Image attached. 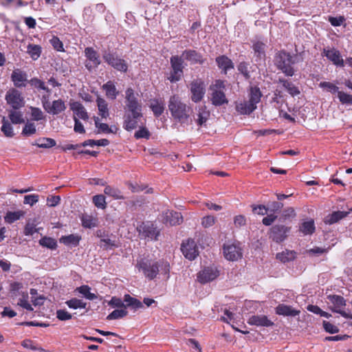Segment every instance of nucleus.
<instances>
[{"instance_id": "11", "label": "nucleus", "mask_w": 352, "mask_h": 352, "mask_svg": "<svg viewBox=\"0 0 352 352\" xmlns=\"http://www.w3.org/2000/svg\"><path fill=\"white\" fill-rule=\"evenodd\" d=\"M223 249L224 256L228 261H235L240 259L243 256L239 243L224 245Z\"/></svg>"}, {"instance_id": "12", "label": "nucleus", "mask_w": 352, "mask_h": 352, "mask_svg": "<svg viewBox=\"0 0 352 352\" xmlns=\"http://www.w3.org/2000/svg\"><path fill=\"white\" fill-rule=\"evenodd\" d=\"M139 234L144 239H157L159 231L152 222H143L137 228Z\"/></svg>"}, {"instance_id": "30", "label": "nucleus", "mask_w": 352, "mask_h": 352, "mask_svg": "<svg viewBox=\"0 0 352 352\" xmlns=\"http://www.w3.org/2000/svg\"><path fill=\"white\" fill-rule=\"evenodd\" d=\"M266 45L263 42L256 41L253 43L252 48L257 59L265 60Z\"/></svg>"}, {"instance_id": "45", "label": "nucleus", "mask_w": 352, "mask_h": 352, "mask_svg": "<svg viewBox=\"0 0 352 352\" xmlns=\"http://www.w3.org/2000/svg\"><path fill=\"white\" fill-rule=\"evenodd\" d=\"M1 131L3 133L5 136L8 138H12L14 135L11 124L6 119L5 117L2 119Z\"/></svg>"}, {"instance_id": "34", "label": "nucleus", "mask_w": 352, "mask_h": 352, "mask_svg": "<svg viewBox=\"0 0 352 352\" xmlns=\"http://www.w3.org/2000/svg\"><path fill=\"white\" fill-rule=\"evenodd\" d=\"M278 82L283 85V87L287 90V91L292 96H297L300 94V91L297 87H296L291 81L280 78Z\"/></svg>"}, {"instance_id": "9", "label": "nucleus", "mask_w": 352, "mask_h": 352, "mask_svg": "<svg viewBox=\"0 0 352 352\" xmlns=\"http://www.w3.org/2000/svg\"><path fill=\"white\" fill-rule=\"evenodd\" d=\"M7 103L15 110H19L25 104L24 98L21 93L16 88L10 89L6 94Z\"/></svg>"}, {"instance_id": "32", "label": "nucleus", "mask_w": 352, "mask_h": 352, "mask_svg": "<svg viewBox=\"0 0 352 352\" xmlns=\"http://www.w3.org/2000/svg\"><path fill=\"white\" fill-rule=\"evenodd\" d=\"M111 67L115 69L125 73L128 70V63L125 60L120 57H111Z\"/></svg>"}, {"instance_id": "55", "label": "nucleus", "mask_w": 352, "mask_h": 352, "mask_svg": "<svg viewBox=\"0 0 352 352\" xmlns=\"http://www.w3.org/2000/svg\"><path fill=\"white\" fill-rule=\"evenodd\" d=\"M51 45L58 52H64L63 43L57 36H53L50 41Z\"/></svg>"}, {"instance_id": "14", "label": "nucleus", "mask_w": 352, "mask_h": 352, "mask_svg": "<svg viewBox=\"0 0 352 352\" xmlns=\"http://www.w3.org/2000/svg\"><path fill=\"white\" fill-rule=\"evenodd\" d=\"M85 55L87 58L85 67L88 70L91 71L100 65V56L93 47H86L85 49Z\"/></svg>"}, {"instance_id": "42", "label": "nucleus", "mask_w": 352, "mask_h": 352, "mask_svg": "<svg viewBox=\"0 0 352 352\" xmlns=\"http://www.w3.org/2000/svg\"><path fill=\"white\" fill-rule=\"evenodd\" d=\"M39 244L45 248H49L50 250H55L57 248V242L56 241L48 236L42 237L39 240Z\"/></svg>"}, {"instance_id": "50", "label": "nucleus", "mask_w": 352, "mask_h": 352, "mask_svg": "<svg viewBox=\"0 0 352 352\" xmlns=\"http://www.w3.org/2000/svg\"><path fill=\"white\" fill-rule=\"evenodd\" d=\"M319 87L322 89H326L327 91H329L331 94L338 93V91H339L338 87H337L336 85H334L330 82H326V81L320 82L319 84Z\"/></svg>"}, {"instance_id": "13", "label": "nucleus", "mask_w": 352, "mask_h": 352, "mask_svg": "<svg viewBox=\"0 0 352 352\" xmlns=\"http://www.w3.org/2000/svg\"><path fill=\"white\" fill-rule=\"evenodd\" d=\"M290 231V227L283 225H275L270 229V237L276 243L283 241L287 236V233Z\"/></svg>"}, {"instance_id": "1", "label": "nucleus", "mask_w": 352, "mask_h": 352, "mask_svg": "<svg viewBox=\"0 0 352 352\" xmlns=\"http://www.w3.org/2000/svg\"><path fill=\"white\" fill-rule=\"evenodd\" d=\"M136 267L150 280L155 279L160 272L168 277L170 269L168 261H155L148 258H143L138 261Z\"/></svg>"}, {"instance_id": "48", "label": "nucleus", "mask_w": 352, "mask_h": 352, "mask_svg": "<svg viewBox=\"0 0 352 352\" xmlns=\"http://www.w3.org/2000/svg\"><path fill=\"white\" fill-rule=\"evenodd\" d=\"M28 83L35 88L45 91L47 93L51 92V90L45 86V82L38 78H32L29 80Z\"/></svg>"}, {"instance_id": "44", "label": "nucleus", "mask_w": 352, "mask_h": 352, "mask_svg": "<svg viewBox=\"0 0 352 352\" xmlns=\"http://www.w3.org/2000/svg\"><path fill=\"white\" fill-rule=\"evenodd\" d=\"M238 71L240 74L243 75L245 80H249L250 78V64L248 62L242 61L239 63L237 65Z\"/></svg>"}, {"instance_id": "43", "label": "nucleus", "mask_w": 352, "mask_h": 352, "mask_svg": "<svg viewBox=\"0 0 352 352\" xmlns=\"http://www.w3.org/2000/svg\"><path fill=\"white\" fill-rule=\"evenodd\" d=\"M206 107H203L199 109V113L197 114V119L196 120L197 124L200 126H201L203 124H204L206 121L208 120V118L210 116L209 111H206Z\"/></svg>"}, {"instance_id": "37", "label": "nucleus", "mask_w": 352, "mask_h": 352, "mask_svg": "<svg viewBox=\"0 0 352 352\" xmlns=\"http://www.w3.org/2000/svg\"><path fill=\"white\" fill-rule=\"evenodd\" d=\"M41 52L42 48L40 45L32 43L28 44L27 47V53L33 60H37L41 56Z\"/></svg>"}, {"instance_id": "54", "label": "nucleus", "mask_w": 352, "mask_h": 352, "mask_svg": "<svg viewBox=\"0 0 352 352\" xmlns=\"http://www.w3.org/2000/svg\"><path fill=\"white\" fill-rule=\"evenodd\" d=\"M296 216L295 210L292 207H289L283 210L280 219L285 221L287 219H293Z\"/></svg>"}, {"instance_id": "36", "label": "nucleus", "mask_w": 352, "mask_h": 352, "mask_svg": "<svg viewBox=\"0 0 352 352\" xmlns=\"http://www.w3.org/2000/svg\"><path fill=\"white\" fill-rule=\"evenodd\" d=\"M80 239L81 237L78 235L69 234L67 236H63L60 239V242L65 245H72L76 247L78 245Z\"/></svg>"}, {"instance_id": "23", "label": "nucleus", "mask_w": 352, "mask_h": 352, "mask_svg": "<svg viewBox=\"0 0 352 352\" xmlns=\"http://www.w3.org/2000/svg\"><path fill=\"white\" fill-rule=\"evenodd\" d=\"M276 314L283 316H296L300 314V310L293 309L292 306L279 304L275 308Z\"/></svg>"}, {"instance_id": "16", "label": "nucleus", "mask_w": 352, "mask_h": 352, "mask_svg": "<svg viewBox=\"0 0 352 352\" xmlns=\"http://www.w3.org/2000/svg\"><path fill=\"white\" fill-rule=\"evenodd\" d=\"M322 55L326 56L336 66L341 67L344 66V61L342 59L340 52L335 48L324 49Z\"/></svg>"}, {"instance_id": "3", "label": "nucleus", "mask_w": 352, "mask_h": 352, "mask_svg": "<svg viewBox=\"0 0 352 352\" xmlns=\"http://www.w3.org/2000/svg\"><path fill=\"white\" fill-rule=\"evenodd\" d=\"M295 56L285 50H280L275 54L274 61L276 68L280 70L287 76H293L295 74L294 65L296 63Z\"/></svg>"}, {"instance_id": "5", "label": "nucleus", "mask_w": 352, "mask_h": 352, "mask_svg": "<svg viewBox=\"0 0 352 352\" xmlns=\"http://www.w3.org/2000/svg\"><path fill=\"white\" fill-rule=\"evenodd\" d=\"M170 64L171 70L167 79L171 83H175L181 80L184 76V59L182 56L174 55L170 58Z\"/></svg>"}, {"instance_id": "62", "label": "nucleus", "mask_w": 352, "mask_h": 352, "mask_svg": "<svg viewBox=\"0 0 352 352\" xmlns=\"http://www.w3.org/2000/svg\"><path fill=\"white\" fill-rule=\"evenodd\" d=\"M215 217L211 215H208L203 217L201 224L204 228H209L212 226L215 223Z\"/></svg>"}, {"instance_id": "28", "label": "nucleus", "mask_w": 352, "mask_h": 352, "mask_svg": "<svg viewBox=\"0 0 352 352\" xmlns=\"http://www.w3.org/2000/svg\"><path fill=\"white\" fill-rule=\"evenodd\" d=\"M297 256V252L294 250H285L281 252H278L276 255V258L283 263H286L295 260Z\"/></svg>"}, {"instance_id": "7", "label": "nucleus", "mask_w": 352, "mask_h": 352, "mask_svg": "<svg viewBox=\"0 0 352 352\" xmlns=\"http://www.w3.org/2000/svg\"><path fill=\"white\" fill-rule=\"evenodd\" d=\"M220 275L219 267L214 264L204 267L197 274V280L201 284L210 283Z\"/></svg>"}, {"instance_id": "58", "label": "nucleus", "mask_w": 352, "mask_h": 352, "mask_svg": "<svg viewBox=\"0 0 352 352\" xmlns=\"http://www.w3.org/2000/svg\"><path fill=\"white\" fill-rule=\"evenodd\" d=\"M30 109H31V116L34 120L39 121L44 118L43 113L39 108L32 107L30 108Z\"/></svg>"}, {"instance_id": "22", "label": "nucleus", "mask_w": 352, "mask_h": 352, "mask_svg": "<svg viewBox=\"0 0 352 352\" xmlns=\"http://www.w3.org/2000/svg\"><path fill=\"white\" fill-rule=\"evenodd\" d=\"M256 109V106L248 100H242L236 102V110L241 115H250Z\"/></svg>"}, {"instance_id": "21", "label": "nucleus", "mask_w": 352, "mask_h": 352, "mask_svg": "<svg viewBox=\"0 0 352 352\" xmlns=\"http://www.w3.org/2000/svg\"><path fill=\"white\" fill-rule=\"evenodd\" d=\"M327 298L333 305L330 309L334 313H336V310H341L346 306V300L342 296L330 294L327 296Z\"/></svg>"}, {"instance_id": "51", "label": "nucleus", "mask_w": 352, "mask_h": 352, "mask_svg": "<svg viewBox=\"0 0 352 352\" xmlns=\"http://www.w3.org/2000/svg\"><path fill=\"white\" fill-rule=\"evenodd\" d=\"M150 132L145 127V126H140V129L135 131L134 134V137L135 139H141V138H145V139H149L150 138Z\"/></svg>"}, {"instance_id": "60", "label": "nucleus", "mask_w": 352, "mask_h": 352, "mask_svg": "<svg viewBox=\"0 0 352 352\" xmlns=\"http://www.w3.org/2000/svg\"><path fill=\"white\" fill-rule=\"evenodd\" d=\"M38 198H39V196L36 194L25 195L24 197L23 203L25 204H29L30 206H33L34 204H36L38 201Z\"/></svg>"}, {"instance_id": "49", "label": "nucleus", "mask_w": 352, "mask_h": 352, "mask_svg": "<svg viewBox=\"0 0 352 352\" xmlns=\"http://www.w3.org/2000/svg\"><path fill=\"white\" fill-rule=\"evenodd\" d=\"M93 203L98 208L104 209L107 206L105 197L103 195H97L93 197Z\"/></svg>"}, {"instance_id": "63", "label": "nucleus", "mask_w": 352, "mask_h": 352, "mask_svg": "<svg viewBox=\"0 0 352 352\" xmlns=\"http://www.w3.org/2000/svg\"><path fill=\"white\" fill-rule=\"evenodd\" d=\"M345 21V19L344 16H338V17H334V16H329V21L331 23V25L334 27L340 26L342 23Z\"/></svg>"}, {"instance_id": "25", "label": "nucleus", "mask_w": 352, "mask_h": 352, "mask_svg": "<svg viewBox=\"0 0 352 352\" xmlns=\"http://www.w3.org/2000/svg\"><path fill=\"white\" fill-rule=\"evenodd\" d=\"M66 109V105L65 102L62 99H58L54 100L50 107L47 108L46 111L48 113L53 115H58L60 113L64 111Z\"/></svg>"}, {"instance_id": "64", "label": "nucleus", "mask_w": 352, "mask_h": 352, "mask_svg": "<svg viewBox=\"0 0 352 352\" xmlns=\"http://www.w3.org/2000/svg\"><path fill=\"white\" fill-rule=\"evenodd\" d=\"M234 224L236 228H240L246 224V218L244 215H236L234 218Z\"/></svg>"}, {"instance_id": "27", "label": "nucleus", "mask_w": 352, "mask_h": 352, "mask_svg": "<svg viewBox=\"0 0 352 352\" xmlns=\"http://www.w3.org/2000/svg\"><path fill=\"white\" fill-rule=\"evenodd\" d=\"M144 118H133L132 116L125 115L124 121V128L126 131H131L136 129L139 126V123L143 125L141 122Z\"/></svg>"}, {"instance_id": "35", "label": "nucleus", "mask_w": 352, "mask_h": 352, "mask_svg": "<svg viewBox=\"0 0 352 352\" xmlns=\"http://www.w3.org/2000/svg\"><path fill=\"white\" fill-rule=\"evenodd\" d=\"M32 145L39 148H50L56 145V141L50 138H41L32 143Z\"/></svg>"}, {"instance_id": "56", "label": "nucleus", "mask_w": 352, "mask_h": 352, "mask_svg": "<svg viewBox=\"0 0 352 352\" xmlns=\"http://www.w3.org/2000/svg\"><path fill=\"white\" fill-rule=\"evenodd\" d=\"M128 314L126 308H118L111 311V320L122 318Z\"/></svg>"}, {"instance_id": "47", "label": "nucleus", "mask_w": 352, "mask_h": 352, "mask_svg": "<svg viewBox=\"0 0 352 352\" xmlns=\"http://www.w3.org/2000/svg\"><path fill=\"white\" fill-rule=\"evenodd\" d=\"M97 104H98V110H99V114L102 118H106L107 116H108L109 111H108L107 102L104 99H102L100 97H98Z\"/></svg>"}, {"instance_id": "61", "label": "nucleus", "mask_w": 352, "mask_h": 352, "mask_svg": "<svg viewBox=\"0 0 352 352\" xmlns=\"http://www.w3.org/2000/svg\"><path fill=\"white\" fill-rule=\"evenodd\" d=\"M56 317L58 320L65 321L70 320L72 316L65 309H59L56 311Z\"/></svg>"}, {"instance_id": "52", "label": "nucleus", "mask_w": 352, "mask_h": 352, "mask_svg": "<svg viewBox=\"0 0 352 352\" xmlns=\"http://www.w3.org/2000/svg\"><path fill=\"white\" fill-rule=\"evenodd\" d=\"M36 132L35 124L32 122H28L23 128L21 134L25 136H30Z\"/></svg>"}, {"instance_id": "57", "label": "nucleus", "mask_w": 352, "mask_h": 352, "mask_svg": "<svg viewBox=\"0 0 352 352\" xmlns=\"http://www.w3.org/2000/svg\"><path fill=\"white\" fill-rule=\"evenodd\" d=\"M324 331L329 333H336L339 332V328L331 322L324 320L322 322Z\"/></svg>"}, {"instance_id": "20", "label": "nucleus", "mask_w": 352, "mask_h": 352, "mask_svg": "<svg viewBox=\"0 0 352 352\" xmlns=\"http://www.w3.org/2000/svg\"><path fill=\"white\" fill-rule=\"evenodd\" d=\"M248 323L250 325H255L257 327H272L274 322L268 319L267 316L265 315H254L252 316L248 321Z\"/></svg>"}, {"instance_id": "24", "label": "nucleus", "mask_w": 352, "mask_h": 352, "mask_svg": "<svg viewBox=\"0 0 352 352\" xmlns=\"http://www.w3.org/2000/svg\"><path fill=\"white\" fill-rule=\"evenodd\" d=\"M70 109L75 114V116L78 119L80 118L86 120L89 118L87 112L86 111L83 105L79 102H74L70 104Z\"/></svg>"}, {"instance_id": "29", "label": "nucleus", "mask_w": 352, "mask_h": 352, "mask_svg": "<svg viewBox=\"0 0 352 352\" xmlns=\"http://www.w3.org/2000/svg\"><path fill=\"white\" fill-rule=\"evenodd\" d=\"M349 212L346 211H336L329 214L324 219L326 224L331 225L338 222L340 220L348 216Z\"/></svg>"}, {"instance_id": "19", "label": "nucleus", "mask_w": 352, "mask_h": 352, "mask_svg": "<svg viewBox=\"0 0 352 352\" xmlns=\"http://www.w3.org/2000/svg\"><path fill=\"white\" fill-rule=\"evenodd\" d=\"M182 56L184 58L189 61L191 64H199L202 65L205 62L202 54L195 50H185L182 52Z\"/></svg>"}, {"instance_id": "6", "label": "nucleus", "mask_w": 352, "mask_h": 352, "mask_svg": "<svg viewBox=\"0 0 352 352\" xmlns=\"http://www.w3.org/2000/svg\"><path fill=\"white\" fill-rule=\"evenodd\" d=\"M126 109V115L132 116L133 118H143L142 113V104L138 102L137 98L134 94V91L132 88H128L125 92Z\"/></svg>"}, {"instance_id": "38", "label": "nucleus", "mask_w": 352, "mask_h": 352, "mask_svg": "<svg viewBox=\"0 0 352 352\" xmlns=\"http://www.w3.org/2000/svg\"><path fill=\"white\" fill-rule=\"evenodd\" d=\"M24 214L25 212L23 210H17L14 212L9 211L4 217V220L6 223L11 224L20 219Z\"/></svg>"}, {"instance_id": "10", "label": "nucleus", "mask_w": 352, "mask_h": 352, "mask_svg": "<svg viewBox=\"0 0 352 352\" xmlns=\"http://www.w3.org/2000/svg\"><path fill=\"white\" fill-rule=\"evenodd\" d=\"M181 251L186 258L193 261L199 255V250L196 242L192 239H188L182 242Z\"/></svg>"}, {"instance_id": "59", "label": "nucleus", "mask_w": 352, "mask_h": 352, "mask_svg": "<svg viewBox=\"0 0 352 352\" xmlns=\"http://www.w3.org/2000/svg\"><path fill=\"white\" fill-rule=\"evenodd\" d=\"M283 207V204L278 201H272L267 205V211L272 212H279Z\"/></svg>"}, {"instance_id": "41", "label": "nucleus", "mask_w": 352, "mask_h": 352, "mask_svg": "<svg viewBox=\"0 0 352 352\" xmlns=\"http://www.w3.org/2000/svg\"><path fill=\"white\" fill-rule=\"evenodd\" d=\"M91 288L88 285H82L76 289V291L82 294L85 298L88 300H93L97 298L95 294L90 292Z\"/></svg>"}, {"instance_id": "17", "label": "nucleus", "mask_w": 352, "mask_h": 352, "mask_svg": "<svg viewBox=\"0 0 352 352\" xmlns=\"http://www.w3.org/2000/svg\"><path fill=\"white\" fill-rule=\"evenodd\" d=\"M163 221L170 226L179 225L183 221V217L180 212L167 210L162 214Z\"/></svg>"}, {"instance_id": "39", "label": "nucleus", "mask_w": 352, "mask_h": 352, "mask_svg": "<svg viewBox=\"0 0 352 352\" xmlns=\"http://www.w3.org/2000/svg\"><path fill=\"white\" fill-rule=\"evenodd\" d=\"M81 221L82 226L87 228H92L97 226V219L87 214L82 215Z\"/></svg>"}, {"instance_id": "2", "label": "nucleus", "mask_w": 352, "mask_h": 352, "mask_svg": "<svg viewBox=\"0 0 352 352\" xmlns=\"http://www.w3.org/2000/svg\"><path fill=\"white\" fill-rule=\"evenodd\" d=\"M168 107L173 118L182 124L188 122L192 113L191 106L183 102L176 94L170 97Z\"/></svg>"}, {"instance_id": "15", "label": "nucleus", "mask_w": 352, "mask_h": 352, "mask_svg": "<svg viewBox=\"0 0 352 352\" xmlns=\"http://www.w3.org/2000/svg\"><path fill=\"white\" fill-rule=\"evenodd\" d=\"M10 78L16 88L25 87L29 82L27 74L20 69L13 70Z\"/></svg>"}, {"instance_id": "31", "label": "nucleus", "mask_w": 352, "mask_h": 352, "mask_svg": "<svg viewBox=\"0 0 352 352\" xmlns=\"http://www.w3.org/2000/svg\"><path fill=\"white\" fill-rule=\"evenodd\" d=\"M262 96L263 94L259 87L257 86L251 87L248 94V101L253 104L254 106H256V104L261 101Z\"/></svg>"}, {"instance_id": "40", "label": "nucleus", "mask_w": 352, "mask_h": 352, "mask_svg": "<svg viewBox=\"0 0 352 352\" xmlns=\"http://www.w3.org/2000/svg\"><path fill=\"white\" fill-rule=\"evenodd\" d=\"M8 117L11 122L14 124H21L25 122L23 113L21 111L13 109L9 111Z\"/></svg>"}, {"instance_id": "53", "label": "nucleus", "mask_w": 352, "mask_h": 352, "mask_svg": "<svg viewBox=\"0 0 352 352\" xmlns=\"http://www.w3.org/2000/svg\"><path fill=\"white\" fill-rule=\"evenodd\" d=\"M338 98L340 102L343 104H352V95L344 93V91H338Z\"/></svg>"}, {"instance_id": "33", "label": "nucleus", "mask_w": 352, "mask_h": 352, "mask_svg": "<svg viewBox=\"0 0 352 352\" xmlns=\"http://www.w3.org/2000/svg\"><path fill=\"white\" fill-rule=\"evenodd\" d=\"M316 227L314 219L302 222L299 227V231L304 235H311L314 233Z\"/></svg>"}, {"instance_id": "46", "label": "nucleus", "mask_w": 352, "mask_h": 352, "mask_svg": "<svg viewBox=\"0 0 352 352\" xmlns=\"http://www.w3.org/2000/svg\"><path fill=\"white\" fill-rule=\"evenodd\" d=\"M66 305L71 309H85L86 308L87 303L83 302L80 299H78L76 298H72L65 302Z\"/></svg>"}, {"instance_id": "4", "label": "nucleus", "mask_w": 352, "mask_h": 352, "mask_svg": "<svg viewBox=\"0 0 352 352\" xmlns=\"http://www.w3.org/2000/svg\"><path fill=\"white\" fill-rule=\"evenodd\" d=\"M226 88L225 81L218 79L210 86L211 91V102L216 107L221 106L228 103L223 90Z\"/></svg>"}, {"instance_id": "18", "label": "nucleus", "mask_w": 352, "mask_h": 352, "mask_svg": "<svg viewBox=\"0 0 352 352\" xmlns=\"http://www.w3.org/2000/svg\"><path fill=\"white\" fill-rule=\"evenodd\" d=\"M215 62L223 74H227L230 70L234 68V64L232 60L226 55L217 56L215 58Z\"/></svg>"}, {"instance_id": "26", "label": "nucleus", "mask_w": 352, "mask_h": 352, "mask_svg": "<svg viewBox=\"0 0 352 352\" xmlns=\"http://www.w3.org/2000/svg\"><path fill=\"white\" fill-rule=\"evenodd\" d=\"M149 107L156 118L162 116L165 109L164 101L162 99L157 98L151 100Z\"/></svg>"}, {"instance_id": "8", "label": "nucleus", "mask_w": 352, "mask_h": 352, "mask_svg": "<svg viewBox=\"0 0 352 352\" xmlns=\"http://www.w3.org/2000/svg\"><path fill=\"white\" fill-rule=\"evenodd\" d=\"M190 99L195 102H201L206 94V85L201 78H196L192 80L189 85Z\"/></svg>"}]
</instances>
